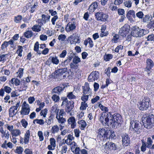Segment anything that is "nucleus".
<instances>
[{
    "mask_svg": "<svg viewBox=\"0 0 154 154\" xmlns=\"http://www.w3.org/2000/svg\"><path fill=\"white\" fill-rule=\"evenodd\" d=\"M38 135L39 137L40 141H42L44 140V137L43 136V133L42 131H38Z\"/></svg>",
    "mask_w": 154,
    "mask_h": 154,
    "instance_id": "obj_50",
    "label": "nucleus"
},
{
    "mask_svg": "<svg viewBox=\"0 0 154 154\" xmlns=\"http://www.w3.org/2000/svg\"><path fill=\"white\" fill-rule=\"evenodd\" d=\"M23 47L19 45L18 49L16 53L18 54V56L21 57L22 56V52L23 51Z\"/></svg>",
    "mask_w": 154,
    "mask_h": 154,
    "instance_id": "obj_31",
    "label": "nucleus"
},
{
    "mask_svg": "<svg viewBox=\"0 0 154 154\" xmlns=\"http://www.w3.org/2000/svg\"><path fill=\"white\" fill-rule=\"evenodd\" d=\"M67 71V68H66L59 69L52 73L50 77L51 78L57 79L59 80H61L66 77L65 73Z\"/></svg>",
    "mask_w": 154,
    "mask_h": 154,
    "instance_id": "obj_3",
    "label": "nucleus"
},
{
    "mask_svg": "<svg viewBox=\"0 0 154 154\" xmlns=\"http://www.w3.org/2000/svg\"><path fill=\"white\" fill-rule=\"evenodd\" d=\"M112 57V55L110 54H109L104 56V60L107 61H109Z\"/></svg>",
    "mask_w": 154,
    "mask_h": 154,
    "instance_id": "obj_42",
    "label": "nucleus"
},
{
    "mask_svg": "<svg viewBox=\"0 0 154 154\" xmlns=\"http://www.w3.org/2000/svg\"><path fill=\"white\" fill-rule=\"evenodd\" d=\"M132 4L130 0L126 1L124 3V5L128 8H130Z\"/></svg>",
    "mask_w": 154,
    "mask_h": 154,
    "instance_id": "obj_47",
    "label": "nucleus"
},
{
    "mask_svg": "<svg viewBox=\"0 0 154 154\" xmlns=\"http://www.w3.org/2000/svg\"><path fill=\"white\" fill-rule=\"evenodd\" d=\"M23 150V149L22 147H17L16 149V152L18 154H22Z\"/></svg>",
    "mask_w": 154,
    "mask_h": 154,
    "instance_id": "obj_51",
    "label": "nucleus"
},
{
    "mask_svg": "<svg viewBox=\"0 0 154 154\" xmlns=\"http://www.w3.org/2000/svg\"><path fill=\"white\" fill-rule=\"evenodd\" d=\"M68 124L70 125L71 128H74L76 126V123L75 118L73 116H71L68 118L67 120Z\"/></svg>",
    "mask_w": 154,
    "mask_h": 154,
    "instance_id": "obj_16",
    "label": "nucleus"
},
{
    "mask_svg": "<svg viewBox=\"0 0 154 154\" xmlns=\"http://www.w3.org/2000/svg\"><path fill=\"white\" fill-rule=\"evenodd\" d=\"M149 98L145 97L142 101L138 102L137 104L139 109L141 110H145L147 109L149 105Z\"/></svg>",
    "mask_w": 154,
    "mask_h": 154,
    "instance_id": "obj_4",
    "label": "nucleus"
},
{
    "mask_svg": "<svg viewBox=\"0 0 154 154\" xmlns=\"http://www.w3.org/2000/svg\"><path fill=\"white\" fill-rule=\"evenodd\" d=\"M140 37L143 36L144 35L148 34L149 33V31L148 30L144 29H141L140 30Z\"/></svg>",
    "mask_w": 154,
    "mask_h": 154,
    "instance_id": "obj_39",
    "label": "nucleus"
},
{
    "mask_svg": "<svg viewBox=\"0 0 154 154\" xmlns=\"http://www.w3.org/2000/svg\"><path fill=\"white\" fill-rule=\"evenodd\" d=\"M74 102L72 100L69 101L66 104V106L65 108V110L66 112L68 113L71 111L72 109L74 108Z\"/></svg>",
    "mask_w": 154,
    "mask_h": 154,
    "instance_id": "obj_15",
    "label": "nucleus"
},
{
    "mask_svg": "<svg viewBox=\"0 0 154 154\" xmlns=\"http://www.w3.org/2000/svg\"><path fill=\"white\" fill-rule=\"evenodd\" d=\"M54 118V116L51 114L50 116L48 117L47 119L46 120V122L48 125H49L51 124V121H52Z\"/></svg>",
    "mask_w": 154,
    "mask_h": 154,
    "instance_id": "obj_41",
    "label": "nucleus"
},
{
    "mask_svg": "<svg viewBox=\"0 0 154 154\" xmlns=\"http://www.w3.org/2000/svg\"><path fill=\"white\" fill-rule=\"evenodd\" d=\"M80 40L78 37H75L74 38L72 42L70 41V43L71 44H76V43H80Z\"/></svg>",
    "mask_w": 154,
    "mask_h": 154,
    "instance_id": "obj_43",
    "label": "nucleus"
},
{
    "mask_svg": "<svg viewBox=\"0 0 154 154\" xmlns=\"http://www.w3.org/2000/svg\"><path fill=\"white\" fill-rule=\"evenodd\" d=\"M139 123L138 121L135 120L134 118H131L130 129L133 130L138 133L141 130Z\"/></svg>",
    "mask_w": 154,
    "mask_h": 154,
    "instance_id": "obj_5",
    "label": "nucleus"
},
{
    "mask_svg": "<svg viewBox=\"0 0 154 154\" xmlns=\"http://www.w3.org/2000/svg\"><path fill=\"white\" fill-rule=\"evenodd\" d=\"M66 38V35L63 34H60L59 35L58 37V39L61 42H63L64 41Z\"/></svg>",
    "mask_w": 154,
    "mask_h": 154,
    "instance_id": "obj_46",
    "label": "nucleus"
},
{
    "mask_svg": "<svg viewBox=\"0 0 154 154\" xmlns=\"http://www.w3.org/2000/svg\"><path fill=\"white\" fill-rule=\"evenodd\" d=\"M38 5V3L36 2L31 7V9L29 11L31 13H33L36 9Z\"/></svg>",
    "mask_w": 154,
    "mask_h": 154,
    "instance_id": "obj_36",
    "label": "nucleus"
},
{
    "mask_svg": "<svg viewBox=\"0 0 154 154\" xmlns=\"http://www.w3.org/2000/svg\"><path fill=\"white\" fill-rule=\"evenodd\" d=\"M107 137H106L107 138H114V137H115L114 131H108L107 132Z\"/></svg>",
    "mask_w": 154,
    "mask_h": 154,
    "instance_id": "obj_29",
    "label": "nucleus"
},
{
    "mask_svg": "<svg viewBox=\"0 0 154 154\" xmlns=\"http://www.w3.org/2000/svg\"><path fill=\"white\" fill-rule=\"evenodd\" d=\"M51 61L52 62L55 64H57L59 63V60L56 57H53L52 58Z\"/></svg>",
    "mask_w": 154,
    "mask_h": 154,
    "instance_id": "obj_56",
    "label": "nucleus"
},
{
    "mask_svg": "<svg viewBox=\"0 0 154 154\" xmlns=\"http://www.w3.org/2000/svg\"><path fill=\"white\" fill-rule=\"evenodd\" d=\"M64 86L62 85V87L58 86L57 87L55 88L52 90V93H54L58 94H59L60 92L62 91L64 88Z\"/></svg>",
    "mask_w": 154,
    "mask_h": 154,
    "instance_id": "obj_23",
    "label": "nucleus"
},
{
    "mask_svg": "<svg viewBox=\"0 0 154 154\" xmlns=\"http://www.w3.org/2000/svg\"><path fill=\"white\" fill-rule=\"evenodd\" d=\"M33 35V32L31 31H27L24 33V36L27 38H31Z\"/></svg>",
    "mask_w": 154,
    "mask_h": 154,
    "instance_id": "obj_32",
    "label": "nucleus"
},
{
    "mask_svg": "<svg viewBox=\"0 0 154 154\" xmlns=\"http://www.w3.org/2000/svg\"><path fill=\"white\" fill-rule=\"evenodd\" d=\"M47 111L48 110L46 109H45L43 110H42L40 112V113L41 115H43L44 117H45L47 113Z\"/></svg>",
    "mask_w": 154,
    "mask_h": 154,
    "instance_id": "obj_61",
    "label": "nucleus"
},
{
    "mask_svg": "<svg viewBox=\"0 0 154 154\" xmlns=\"http://www.w3.org/2000/svg\"><path fill=\"white\" fill-rule=\"evenodd\" d=\"M21 134V132L20 131L19 129H14L11 133V134L12 135V137L13 136L17 137L18 136H19Z\"/></svg>",
    "mask_w": 154,
    "mask_h": 154,
    "instance_id": "obj_28",
    "label": "nucleus"
},
{
    "mask_svg": "<svg viewBox=\"0 0 154 154\" xmlns=\"http://www.w3.org/2000/svg\"><path fill=\"white\" fill-rule=\"evenodd\" d=\"M66 114L65 112L64 111L63 109H61L60 110V111L59 114L57 116L60 117H63Z\"/></svg>",
    "mask_w": 154,
    "mask_h": 154,
    "instance_id": "obj_58",
    "label": "nucleus"
},
{
    "mask_svg": "<svg viewBox=\"0 0 154 154\" xmlns=\"http://www.w3.org/2000/svg\"><path fill=\"white\" fill-rule=\"evenodd\" d=\"M18 111L14 107L11 106L9 110V116L10 117H13L16 115Z\"/></svg>",
    "mask_w": 154,
    "mask_h": 154,
    "instance_id": "obj_22",
    "label": "nucleus"
},
{
    "mask_svg": "<svg viewBox=\"0 0 154 154\" xmlns=\"http://www.w3.org/2000/svg\"><path fill=\"white\" fill-rule=\"evenodd\" d=\"M122 139V144L124 146H127L130 142V139L127 134H122L121 135Z\"/></svg>",
    "mask_w": 154,
    "mask_h": 154,
    "instance_id": "obj_14",
    "label": "nucleus"
},
{
    "mask_svg": "<svg viewBox=\"0 0 154 154\" xmlns=\"http://www.w3.org/2000/svg\"><path fill=\"white\" fill-rule=\"evenodd\" d=\"M41 26L40 24L35 25L32 28V29L33 31L38 32L41 30Z\"/></svg>",
    "mask_w": 154,
    "mask_h": 154,
    "instance_id": "obj_27",
    "label": "nucleus"
},
{
    "mask_svg": "<svg viewBox=\"0 0 154 154\" xmlns=\"http://www.w3.org/2000/svg\"><path fill=\"white\" fill-rule=\"evenodd\" d=\"M75 25L76 23L74 22H69L67 25L66 29L67 31H72L75 29Z\"/></svg>",
    "mask_w": 154,
    "mask_h": 154,
    "instance_id": "obj_17",
    "label": "nucleus"
},
{
    "mask_svg": "<svg viewBox=\"0 0 154 154\" xmlns=\"http://www.w3.org/2000/svg\"><path fill=\"white\" fill-rule=\"evenodd\" d=\"M80 58L77 56H75L72 60V62L74 63L78 64V63L81 62Z\"/></svg>",
    "mask_w": 154,
    "mask_h": 154,
    "instance_id": "obj_37",
    "label": "nucleus"
},
{
    "mask_svg": "<svg viewBox=\"0 0 154 154\" xmlns=\"http://www.w3.org/2000/svg\"><path fill=\"white\" fill-rule=\"evenodd\" d=\"M122 117L119 114H114L109 120V125L112 128H117L121 125L122 123Z\"/></svg>",
    "mask_w": 154,
    "mask_h": 154,
    "instance_id": "obj_2",
    "label": "nucleus"
},
{
    "mask_svg": "<svg viewBox=\"0 0 154 154\" xmlns=\"http://www.w3.org/2000/svg\"><path fill=\"white\" fill-rule=\"evenodd\" d=\"M152 141L150 137L147 138L146 143H145L143 141H142V145L141 146V149L143 152H144L146 150V148L149 149L152 146Z\"/></svg>",
    "mask_w": 154,
    "mask_h": 154,
    "instance_id": "obj_11",
    "label": "nucleus"
},
{
    "mask_svg": "<svg viewBox=\"0 0 154 154\" xmlns=\"http://www.w3.org/2000/svg\"><path fill=\"white\" fill-rule=\"evenodd\" d=\"M95 16L97 20L102 21L105 22L106 21L108 18V16L102 12L97 13Z\"/></svg>",
    "mask_w": 154,
    "mask_h": 154,
    "instance_id": "obj_12",
    "label": "nucleus"
},
{
    "mask_svg": "<svg viewBox=\"0 0 154 154\" xmlns=\"http://www.w3.org/2000/svg\"><path fill=\"white\" fill-rule=\"evenodd\" d=\"M99 73L97 71H93L89 75L88 80L89 82H93L98 79Z\"/></svg>",
    "mask_w": 154,
    "mask_h": 154,
    "instance_id": "obj_13",
    "label": "nucleus"
},
{
    "mask_svg": "<svg viewBox=\"0 0 154 154\" xmlns=\"http://www.w3.org/2000/svg\"><path fill=\"white\" fill-rule=\"evenodd\" d=\"M78 122L79 124L81 125V129L82 130L87 125L86 122L83 120H79Z\"/></svg>",
    "mask_w": 154,
    "mask_h": 154,
    "instance_id": "obj_30",
    "label": "nucleus"
},
{
    "mask_svg": "<svg viewBox=\"0 0 154 154\" xmlns=\"http://www.w3.org/2000/svg\"><path fill=\"white\" fill-rule=\"evenodd\" d=\"M104 147L106 149L108 150H115L116 149V145L115 143L112 142H107Z\"/></svg>",
    "mask_w": 154,
    "mask_h": 154,
    "instance_id": "obj_18",
    "label": "nucleus"
},
{
    "mask_svg": "<svg viewBox=\"0 0 154 154\" xmlns=\"http://www.w3.org/2000/svg\"><path fill=\"white\" fill-rule=\"evenodd\" d=\"M3 89L5 92L8 94L10 93L11 92L12 90L11 88L10 87L6 86H5L4 88Z\"/></svg>",
    "mask_w": 154,
    "mask_h": 154,
    "instance_id": "obj_55",
    "label": "nucleus"
},
{
    "mask_svg": "<svg viewBox=\"0 0 154 154\" xmlns=\"http://www.w3.org/2000/svg\"><path fill=\"white\" fill-rule=\"evenodd\" d=\"M89 95H83L81 97V100L83 101V102H86L88 99V96Z\"/></svg>",
    "mask_w": 154,
    "mask_h": 154,
    "instance_id": "obj_57",
    "label": "nucleus"
},
{
    "mask_svg": "<svg viewBox=\"0 0 154 154\" xmlns=\"http://www.w3.org/2000/svg\"><path fill=\"white\" fill-rule=\"evenodd\" d=\"M75 55V54L73 53L72 51H71L69 53L68 56V59L71 61L72 58L74 57V56Z\"/></svg>",
    "mask_w": 154,
    "mask_h": 154,
    "instance_id": "obj_54",
    "label": "nucleus"
},
{
    "mask_svg": "<svg viewBox=\"0 0 154 154\" xmlns=\"http://www.w3.org/2000/svg\"><path fill=\"white\" fill-rule=\"evenodd\" d=\"M98 3L95 2H93L89 6V10L90 12H92L94 11L98 7Z\"/></svg>",
    "mask_w": 154,
    "mask_h": 154,
    "instance_id": "obj_24",
    "label": "nucleus"
},
{
    "mask_svg": "<svg viewBox=\"0 0 154 154\" xmlns=\"http://www.w3.org/2000/svg\"><path fill=\"white\" fill-rule=\"evenodd\" d=\"M99 107L103 111H104L105 112H107L108 111V109L104 106H103L102 104L100 103L99 104Z\"/></svg>",
    "mask_w": 154,
    "mask_h": 154,
    "instance_id": "obj_60",
    "label": "nucleus"
},
{
    "mask_svg": "<svg viewBox=\"0 0 154 154\" xmlns=\"http://www.w3.org/2000/svg\"><path fill=\"white\" fill-rule=\"evenodd\" d=\"M141 120L144 127L149 129L152 127L154 123V115L152 114L143 115Z\"/></svg>",
    "mask_w": 154,
    "mask_h": 154,
    "instance_id": "obj_1",
    "label": "nucleus"
},
{
    "mask_svg": "<svg viewBox=\"0 0 154 154\" xmlns=\"http://www.w3.org/2000/svg\"><path fill=\"white\" fill-rule=\"evenodd\" d=\"M109 117L108 114L106 113H103L100 114L99 120L103 125L109 126Z\"/></svg>",
    "mask_w": 154,
    "mask_h": 154,
    "instance_id": "obj_6",
    "label": "nucleus"
},
{
    "mask_svg": "<svg viewBox=\"0 0 154 154\" xmlns=\"http://www.w3.org/2000/svg\"><path fill=\"white\" fill-rule=\"evenodd\" d=\"M88 106L87 102H82L81 103V105L80 109L82 110H84L86 109L87 107Z\"/></svg>",
    "mask_w": 154,
    "mask_h": 154,
    "instance_id": "obj_34",
    "label": "nucleus"
},
{
    "mask_svg": "<svg viewBox=\"0 0 154 154\" xmlns=\"http://www.w3.org/2000/svg\"><path fill=\"white\" fill-rule=\"evenodd\" d=\"M39 47V44L38 42H36L35 44L34 50L35 51H38Z\"/></svg>",
    "mask_w": 154,
    "mask_h": 154,
    "instance_id": "obj_64",
    "label": "nucleus"
},
{
    "mask_svg": "<svg viewBox=\"0 0 154 154\" xmlns=\"http://www.w3.org/2000/svg\"><path fill=\"white\" fill-rule=\"evenodd\" d=\"M140 30L141 29L137 26H132L131 28V35H128V37L129 38V37H131V35L134 37H140Z\"/></svg>",
    "mask_w": 154,
    "mask_h": 154,
    "instance_id": "obj_8",
    "label": "nucleus"
},
{
    "mask_svg": "<svg viewBox=\"0 0 154 154\" xmlns=\"http://www.w3.org/2000/svg\"><path fill=\"white\" fill-rule=\"evenodd\" d=\"M71 150L73 153L76 154H79L80 149L79 147H76L75 148V147H73V146H72L71 148Z\"/></svg>",
    "mask_w": 154,
    "mask_h": 154,
    "instance_id": "obj_33",
    "label": "nucleus"
},
{
    "mask_svg": "<svg viewBox=\"0 0 154 154\" xmlns=\"http://www.w3.org/2000/svg\"><path fill=\"white\" fill-rule=\"evenodd\" d=\"M146 38L148 41H154V35L153 34L149 35Z\"/></svg>",
    "mask_w": 154,
    "mask_h": 154,
    "instance_id": "obj_62",
    "label": "nucleus"
},
{
    "mask_svg": "<svg viewBox=\"0 0 154 154\" xmlns=\"http://www.w3.org/2000/svg\"><path fill=\"white\" fill-rule=\"evenodd\" d=\"M144 14L141 11H140L136 14V16L137 18L140 19H142L143 18Z\"/></svg>",
    "mask_w": 154,
    "mask_h": 154,
    "instance_id": "obj_48",
    "label": "nucleus"
},
{
    "mask_svg": "<svg viewBox=\"0 0 154 154\" xmlns=\"http://www.w3.org/2000/svg\"><path fill=\"white\" fill-rule=\"evenodd\" d=\"M86 85L83 86V93L84 94L90 95L91 94V90L89 88V85L88 83H85Z\"/></svg>",
    "mask_w": 154,
    "mask_h": 154,
    "instance_id": "obj_21",
    "label": "nucleus"
},
{
    "mask_svg": "<svg viewBox=\"0 0 154 154\" xmlns=\"http://www.w3.org/2000/svg\"><path fill=\"white\" fill-rule=\"evenodd\" d=\"M127 14H128L130 15H132L134 19H135L136 17L135 12L133 10H130L129 11Z\"/></svg>",
    "mask_w": 154,
    "mask_h": 154,
    "instance_id": "obj_59",
    "label": "nucleus"
},
{
    "mask_svg": "<svg viewBox=\"0 0 154 154\" xmlns=\"http://www.w3.org/2000/svg\"><path fill=\"white\" fill-rule=\"evenodd\" d=\"M146 66L144 69L148 76L151 73L152 68L154 66V63L153 61L150 59H148L146 60Z\"/></svg>",
    "mask_w": 154,
    "mask_h": 154,
    "instance_id": "obj_7",
    "label": "nucleus"
},
{
    "mask_svg": "<svg viewBox=\"0 0 154 154\" xmlns=\"http://www.w3.org/2000/svg\"><path fill=\"white\" fill-rule=\"evenodd\" d=\"M41 17L42 18L37 20L36 21V22L38 23V24H40L42 26L44 25L47 21L45 18V15L44 14H42Z\"/></svg>",
    "mask_w": 154,
    "mask_h": 154,
    "instance_id": "obj_20",
    "label": "nucleus"
},
{
    "mask_svg": "<svg viewBox=\"0 0 154 154\" xmlns=\"http://www.w3.org/2000/svg\"><path fill=\"white\" fill-rule=\"evenodd\" d=\"M130 28V26L128 24H125L120 29L119 31V35L122 37H125L128 33Z\"/></svg>",
    "mask_w": 154,
    "mask_h": 154,
    "instance_id": "obj_9",
    "label": "nucleus"
},
{
    "mask_svg": "<svg viewBox=\"0 0 154 154\" xmlns=\"http://www.w3.org/2000/svg\"><path fill=\"white\" fill-rule=\"evenodd\" d=\"M50 144L52 145V146L55 147L56 146L55 140L54 138H51L50 140Z\"/></svg>",
    "mask_w": 154,
    "mask_h": 154,
    "instance_id": "obj_63",
    "label": "nucleus"
},
{
    "mask_svg": "<svg viewBox=\"0 0 154 154\" xmlns=\"http://www.w3.org/2000/svg\"><path fill=\"white\" fill-rule=\"evenodd\" d=\"M59 128L57 125L53 126L51 129V132L52 133L54 134L58 132L59 131Z\"/></svg>",
    "mask_w": 154,
    "mask_h": 154,
    "instance_id": "obj_40",
    "label": "nucleus"
},
{
    "mask_svg": "<svg viewBox=\"0 0 154 154\" xmlns=\"http://www.w3.org/2000/svg\"><path fill=\"white\" fill-rule=\"evenodd\" d=\"M30 134L29 130H28L26 131L24 137V143L25 144H27L28 143L29 139Z\"/></svg>",
    "mask_w": 154,
    "mask_h": 154,
    "instance_id": "obj_25",
    "label": "nucleus"
},
{
    "mask_svg": "<svg viewBox=\"0 0 154 154\" xmlns=\"http://www.w3.org/2000/svg\"><path fill=\"white\" fill-rule=\"evenodd\" d=\"M22 17L21 15H18L17 16L15 17L14 18V21L17 23L20 22L22 20Z\"/></svg>",
    "mask_w": 154,
    "mask_h": 154,
    "instance_id": "obj_35",
    "label": "nucleus"
},
{
    "mask_svg": "<svg viewBox=\"0 0 154 154\" xmlns=\"http://www.w3.org/2000/svg\"><path fill=\"white\" fill-rule=\"evenodd\" d=\"M78 64L76 63H74L73 62L71 63L70 64V67L72 69H77L78 67Z\"/></svg>",
    "mask_w": 154,
    "mask_h": 154,
    "instance_id": "obj_44",
    "label": "nucleus"
},
{
    "mask_svg": "<svg viewBox=\"0 0 154 154\" xmlns=\"http://www.w3.org/2000/svg\"><path fill=\"white\" fill-rule=\"evenodd\" d=\"M51 97L52 100L55 102H57L60 100L59 97L56 94L53 95Z\"/></svg>",
    "mask_w": 154,
    "mask_h": 154,
    "instance_id": "obj_45",
    "label": "nucleus"
},
{
    "mask_svg": "<svg viewBox=\"0 0 154 154\" xmlns=\"http://www.w3.org/2000/svg\"><path fill=\"white\" fill-rule=\"evenodd\" d=\"M67 97L69 99H74L76 97L74 95L73 92H72L68 93Z\"/></svg>",
    "mask_w": 154,
    "mask_h": 154,
    "instance_id": "obj_38",
    "label": "nucleus"
},
{
    "mask_svg": "<svg viewBox=\"0 0 154 154\" xmlns=\"http://www.w3.org/2000/svg\"><path fill=\"white\" fill-rule=\"evenodd\" d=\"M30 110L29 105L26 101H24L22 105L21 109L20 111L22 115H26L29 114Z\"/></svg>",
    "mask_w": 154,
    "mask_h": 154,
    "instance_id": "obj_10",
    "label": "nucleus"
},
{
    "mask_svg": "<svg viewBox=\"0 0 154 154\" xmlns=\"http://www.w3.org/2000/svg\"><path fill=\"white\" fill-rule=\"evenodd\" d=\"M20 95L17 91H13L11 93V97H14L19 96Z\"/></svg>",
    "mask_w": 154,
    "mask_h": 154,
    "instance_id": "obj_49",
    "label": "nucleus"
},
{
    "mask_svg": "<svg viewBox=\"0 0 154 154\" xmlns=\"http://www.w3.org/2000/svg\"><path fill=\"white\" fill-rule=\"evenodd\" d=\"M150 15L149 14L145 15L144 17H143V21L144 22H146L149 20Z\"/></svg>",
    "mask_w": 154,
    "mask_h": 154,
    "instance_id": "obj_53",
    "label": "nucleus"
},
{
    "mask_svg": "<svg viewBox=\"0 0 154 154\" xmlns=\"http://www.w3.org/2000/svg\"><path fill=\"white\" fill-rule=\"evenodd\" d=\"M63 102L61 104V106H64L65 105H66L67 103L68 102V100L67 98L65 97H62L61 98Z\"/></svg>",
    "mask_w": 154,
    "mask_h": 154,
    "instance_id": "obj_52",
    "label": "nucleus"
},
{
    "mask_svg": "<svg viewBox=\"0 0 154 154\" xmlns=\"http://www.w3.org/2000/svg\"><path fill=\"white\" fill-rule=\"evenodd\" d=\"M108 131L106 130L104 128L99 129L98 132V134L97 136H99L100 137H104L105 138H106L107 137V134Z\"/></svg>",
    "mask_w": 154,
    "mask_h": 154,
    "instance_id": "obj_19",
    "label": "nucleus"
},
{
    "mask_svg": "<svg viewBox=\"0 0 154 154\" xmlns=\"http://www.w3.org/2000/svg\"><path fill=\"white\" fill-rule=\"evenodd\" d=\"M56 118L58 122L63 125L65 122H66V119L62 116L60 117V116H56Z\"/></svg>",
    "mask_w": 154,
    "mask_h": 154,
    "instance_id": "obj_26",
    "label": "nucleus"
}]
</instances>
